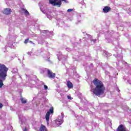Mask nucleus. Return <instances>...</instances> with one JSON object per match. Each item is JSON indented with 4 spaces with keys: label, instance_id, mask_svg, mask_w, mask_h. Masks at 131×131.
Listing matches in <instances>:
<instances>
[{
    "label": "nucleus",
    "instance_id": "f257e3e1",
    "mask_svg": "<svg viewBox=\"0 0 131 131\" xmlns=\"http://www.w3.org/2000/svg\"><path fill=\"white\" fill-rule=\"evenodd\" d=\"M93 82L95 87L91 89V91L92 92L95 96H97V97H100V96L104 95L106 88L103 82L98 78H95L93 80Z\"/></svg>",
    "mask_w": 131,
    "mask_h": 131
},
{
    "label": "nucleus",
    "instance_id": "f03ea898",
    "mask_svg": "<svg viewBox=\"0 0 131 131\" xmlns=\"http://www.w3.org/2000/svg\"><path fill=\"white\" fill-rule=\"evenodd\" d=\"M9 71V68L7 67L6 65L0 63V88H3L4 85V82L8 76V72Z\"/></svg>",
    "mask_w": 131,
    "mask_h": 131
},
{
    "label": "nucleus",
    "instance_id": "7ed1b4c3",
    "mask_svg": "<svg viewBox=\"0 0 131 131\" xmlns=\"http://www.w3.org/2000/svg\"><path fill=\"white\" fill-rule=\"evenodd\" d=\"M61 1L67 3V0H50L49 4L52 5V6H57L58 8H60L62 5V2Z\"/></svg>",
    "mask_w": 131,
    "mask_h": 131
},
{
    "label": "nucleus",
    "instance_id": "20e7f679",
    "mask_svg": "<svg viewBox=\"0 0 131 131\" xmlns=\"http://www.w3.org/2000/svg\"><path fill=\"white\" fill-rule=\"evenodd\" d=\"M51 114H54V107L52 106L49 108V111H48L46 115L45 118L46 119V121L48 123H49V121H50V116Z\"/></svg>",
    "mask_w": 131,
    "mask_h": 131
},
{
    "label": "nucleus",
    "instance_id": "39448f33",
    "mask_svg": "<svg viewBox=\"0 0 131 131\" xmlns=\"http://www.w3.org/2000/svg\"><path fill=\"white\" fill-rule=\"evenodd\" d=\"M47 74L49 78L54 79L56 77V73H53V72L49 69L47 70Z\"/></svg>",
    "mask_w": 131,
    "mask_h": 131
},
{
    "label": "nucleus",
    "instance_id": "423d86ee",
    "mask_svg": "<svg viewBox=\"0 0 131 131\" xmlns=\"http://www.w3.org/2000/svg\"><path fill=\"white\" fill-rule=\"evenodd\" d=\"M2 13L5 15H10L11 13H12V10L10 8H5Z\"/></svg>",
    "mask_w": 131,
    "mask_h": 131
},
{
    "label": "nucleus",
    "instance_id": "0eeeda50",
    "mask_svg": "<svg viewBox=\"0 0 131 131\" xmlns=\"http://www.w3.org/2000/svg\"><path fill=\"white\" fill-rule=\"evenodd\" d=\"M126 127L123 124L119 125L117 128V131H126Z\"/></svg>",
    "mask_w": 131,
    "mask_h": 131
},
{
    "label": "nucleus",
    "instance_id": "6e6552de",
    "mask_svg": "<svg viewBox=\"0 0 131 131\" xmlns=\"http://www.w3.org/2000/svg\"><path fill=\"white\" fill-rule=\"evenodd\" d=\"M111 11V8L108 6H105L104 8L103 9V13H108Z\"/></svg>",
    "mask_w": 131,
    "mask_h": 131
},
{
    "label": "nucleus",
    "instance_id": "1a4fd4ad",
    "mask_svg": "<svg viewBox=\"0 0 131 131\" xmlns=\"http://www.w3.org/2000/svg\"><path fill=\"white\" fill-rule=\"evenodd\" d=\"M39 131H49V130H48V128L47 127H46V126L41 124L39 128Z\"/></svg>",
    "mask_w": 131,
    "mask_h": 131
},
{
    "label": "nucleus",
    "instance_id": "9d476101",
    "mask_svg": "<svg viewBox=\"0 0 131 131\" xmlns=\"http://www.w3.org/2000/svg\"><path fill=\"white\" fill-rule=\"evenodd\" d=\"M67 85L68 89L73 88V84L72 83V82H71V81H70L69 80H68L67 81Z\"/></svg>",
    "mask_w": 131,
    "mask_h": 131
},
{
    "label": "nucleus",
    "instance_id": "9b49d317",
    "mask_svg": "<svg viewBox=\"0 0 131 131\" xmlns=\"http://www.w3.org/2000/svg\"><path fill=\"white\" fill-rule=\"evenodd\" d=\"M55 123H56L57 125H61V124L63 123V120L61 119H57L55 120Z\"/></svg>",
    "mask_w": 131,
    "mask_h": 131
},
{
    "label": "nucleus",
    "instance_id": "f8f14e48",
    "mask_svg": "<svg viewBox=\"0 0 131 131\" xmlns=\"http://www.w3.org/2000/svg\"><path fill=\"white\" fill-rule=\"evenodd\" d=\"M21 11L24 12L25 15H26V16H29V12H28V11H27V10H26L24 8H22Z\"/></svg>",
    "mask_w": 131,
    "mask_h": 131
},
{
    "label": "nucleus",
    "instance_id": "ddd939ff",
    "mask_svg": "<svg viewBox=\"0 0 131 131\" xmlns=\"http://www.w3.org/2000/svg\"><path fill=\"white\" fill-rule=\"evenodd\" d=\"M20 101L23 104H26L27 103V100L24 99L23 97H20Z\"/></svg>",
    "mask_w": 131,
    "mask_h": 131
},
{
    "label": "nucleus",
    "instance_id": "4468645a",
    "mask_svg": "<svg viewBox=\"0 0 131 131\" xmlns=\"http://www.w3.org/2000/svg\"><path fill=\"white\" fill-rule=\"evenodd\" d=\"M28 41H29V38H27V39H25V40L24 41V43H25L26 45L28 42Z\"/></svg>",
    "mask_w": 131,
    "mask_h": 131
},
{
    "label": "nucleus",
    "instance_id": "2eb2a0df",
    "mask_svg": "<svg viewBox=\"0 0 131 131\" xmlns=\"http://www.w3.org/2000/svg\"><path fill=\"white\" fill-rule=\"evenodd\" d=\"M72 11H73V9H69L67 10V12H72Z\"/></svg>",
    "mask_w": 131,
    "mask_h": 131
},
{
    "label": "nucleus",
    "instance_id": "dca6fc26",
    "mask_svg": "<svg viewBox=\"0 0 131 131\" xmlns=\"http://www.w3.org/2000/svg\"><path fill=\"white\" fill-rule=\"evenodd\" d=\"M3 103H0V109H2V108H3Z\"/></svg>",
    "mask_w": 131,
    "mask_h": 131
},
{
    "label": "nucleus",
    "instance_id": "f3484780",
    "mask_svg": "<svg viewBox=\"0 0 131 131\" xmlns=\"http://www.w3.org/2000/svg\"><path fill=\"white\" fill-rule=\"evenodd\" d=\"M44 88L45 90H48V86H47V85H44Z\"/></svg>",
    "mask_w": 131,
    "mask_h": 131
},
{
    "label": "nucleus",
    "instance_id": "a211bd4d",
    "mask_svg": "<svg viewBox=\"0 0 131 131\" xmlns=\"http://www.w3.org/2000/svg\"><path fill=\"white\" fill-rule=\"evenodd\" d=\"M29 42L30 43H32L33 45H35V43H34L32 41L29 40Z\"/></svg>",
    "mask_w": 131,
    "mask_h": 131
},
{
    "label": "nucleus",
    "instance_id": "6ab92c4d",
    "mask_svg": "<svg viewBox=\"0 0 131 131\" xmlns=\"http://www.w3.org/2000/svg\"><path fill=\"white\" fill-rule=\"evenodd\" d=\"M68 99H69V100H71V97L70 96H68Z\"/></svg>",
    "mask_w": 131,
    "mask_h": 131
},
{
    "label": "nucleus",
    "instance_id": "aec40b11",
    "mask_svg": "<svg viewBox=\"0 0 131 131\" xmlns=\"http://www.w3.org/2000/svg\"><path fill=\"white\" fill-rule=\"evenodd\" d=\"M28 129H27V127H25V129H24V131H27Z\"/></svg>",
    "mask_w": 131,
    "mask_h": 131
}]
</instances>
